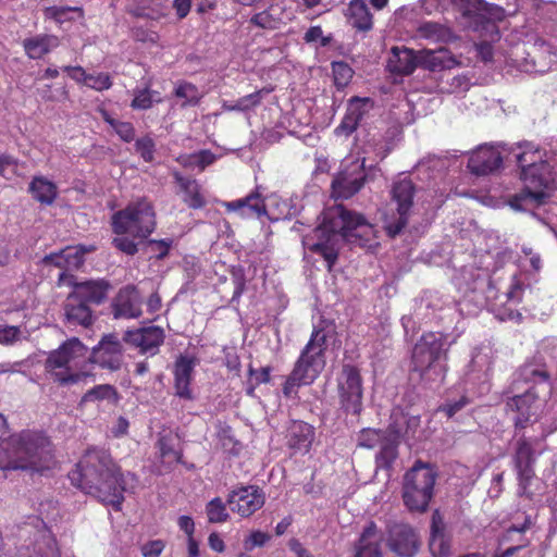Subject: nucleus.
<instances>
[{"mask_svg": "<svg viewBox=\"0 0 557 557\" xmlns=\"http://www.w3.org/2000/svg\"><path fill=\"white\" fill-rule=\"evenodd\" d=\"M338 396L342 408L347 413L360 416L362 411V377L358 367L343 364L338 377Z\"/></svg>", "mask_w": 557, "mask_h": 557, "instance_id": "1a4fd4ad", "label": "nucleus"}, {"mask_svg": "<svg viewBox=\"0 0 557 557\" xmlns=\"http://www.w3.org/2000/svg\"><path fill=\"white\" fill-rule=\"evenodd\" d=\"M173 240L171 238H164V239H151L149 242L150 246H154L157 253V259L162 260L165 257H168L170 252V248L172 247Z\"/></svg>", "mask_w": 557, "mask_h": 557, "instance_id": "69168bd1", "label": "nucleus"}, {"mask_svg": "<svg viewBox=\"0 0 557 557\" xmlns=\"http://www.w3.org/2000/svg\"><path fill=\"white\" fill-rule=\"evenodd\" d=\"M437 473L432 466L417 460L405 473L403 500L411 512H425L434 495Z\"/></svg>", "mask_w": 557, "mask_h": 557, "instance_id": "423d86ee", "label": "nucleus"}, {"mask_svg": "<svg viewBox=\"0 0 557 557\" xmlns=\"http://www.w3.org/2000/svg\"><path fill=\"white\" fill-rule=\"evenodd\" d=\"M119 398L117 391L114 386L109 384H100L96 385L92 388L88 389L84 396L83 401H95V400H112L116 401Z\"/></svg>", "mask_w": 557, "mask_h": 557, "instance_id": "de8ad7c7", "label": "nucleus"}, {"mask_svg": "<svg viewBox=\"0 0 557 557\" xmlns=\"http://www.w3.org/2000/svg\"><path fill=\"white\" fill-rule=\"evenodd\" d=\"M165 338L164 330L160 326H146L133 331H126L123 341L139 348L141 354L154 356Z\"/></svg>", "mask_w": 557, "mask_h": 557, "instance_id": "412c9836", "label": "nucleus"}, {"mask_svg": "<svg viewBox=\"0 0 557 557\" xmlns=\"http://www.w3.org/2000/svg\"><path fill=\"white\" fill-rule=\"evenodd\" d=\"M334 84L338 89L345 88L351 81L354 70L344 61L332 62Z\"/></svg>", "mask_w": 557, "mask_h": 557, "instance_id": "09e8293b", "label": "nucleus"}, {"mask_svg": "<svg viewBox=\"0 0 557 557\" xmlns=\"http://www.w3.org/2000/svg\"><path fill=\"white\" fill-rule=\"evenodd\" d=\"M326 350L327 336L324 330L314 329L283 383L284 397L296 396L300 387L311 385L320 376L326 366Z\"/></svg>", "mask_w": 557, "mask_h": 557, "instance_id": "7ed1b4c3", "label": "nucleus"}, {"mask_svg": "<svg viewBox=\"0 0 557 557\" xmlns=\"http://www.w3.org/2000/svg\"><path fill=\"white\" fill-rule=\"evenodd\" d=\"M57 461L51 440L40 431L23 430L0 444V469L44 472Z\"/></svg>", "mask_w": 557, "mask_h": 557, "instance_id": "f03ea898", "label": "nucleus"}, {"mask_svg": "<svg viewBox=\"0 0 557 557\" xmlns=\"http://www.w3.org/2000/svg\"><path fill=\"white\" fill-rule=\"evenodd\" d=\"M388 546L400 557H412L419 549V539L410 525L396 524L391 530Z\"/></svg>", "mask_w": 557, "mask_h": 557, "instance_id": "4be33fe9", "label": "nucleus"}, {"mask_svg": "<svg viewBox=\"0 0 557 557\" xmlns=\"http://www.w3.org/2000/svg\"><path fill=\"white\" fill-rule=\"evenodd\" d=\"M429 547L433 557H448L450 554V539L446 534V525L438 510L432 515Z\"/></svg>", "mask_w": 557, "mask_h": 557, "instance_id": "cd10ccee", "label": "nucleus"}, {"mask_svg": "<svg viewBox=\"0 0 557 557\" xmlns=\"http://www.w3.org/2000/svg\"><path fill=\"white\" fill-rule=\"evenodd\" d=\"M539 396L534 387L527 389L523 394L509 397L506 401V409L515 412L513 425L516 430H523L531 423L532 416L537 410Z\"/></svg>", "mask_w": 557, "mask_h": 557, "instance_id": "6ab92c4d", "label": "nucleus"}, {"mask_svg": "<svg viewBox=\"0 0 557 557\" xmlns=\"http://www.w3.org/2000/svg\"><path fill=\"white\" fill-rule=\"evenodd\" d=\"M15 557H61L55 537L50 532H37L32 545L17 548Z\"/></svg>", "mask_w": 557, "mask_h": 557, "instance_id": "393cba45", "label": "nucleus"}, {"mask_svg": "<svg viewBox=\"0 0 557 557\" xmlns=\"http://www.w3.org/2000/svg\"><path fill=\"white\" fill-rule=\"evenodd\" d=\"M359 124L360 122L346 111L339 125L335 128V134L349 136L358 128Z\"/></svg>", "mask_w": 557, "mask_h": 557, "instance_id": "680f3d73", "label": "nucleus"}, {"mask_svg": "<svg viewBox=\"0 0 557 557\" xmlns=\"http://www.w3.org/2000/svg\"><path fill=\"white\" fill-rule=\"evenodd\" d=\"M206 511L211 523H222L228 518L225 504L220 497L211 499L206 507Z\"/></svg>", "mask_w": 557, "mask_h": 557, "instance_id": "3c124183", "label": "nucleus"}, {"mask_svg": "<svg viewBox=\"0 0 557 557\" xmlns=\"http://www.w3.org/2000/svg\"><path fill=\"white\" fill-rule=\"evenodd\" d=\"M175 96L185 99L184 106H196L201 99L197 86L188 82L178 84L175 88Z\"/></svg>", "mask_w": 557, "mask_h": 557, "instance_id": "603ef678", "label": "nucleus"}, {"mask_svg": "<svg viewBox=\"0 0 557 557\" xmlns=\"http://www.w3.org/2000/svg\"><path fill=\"white\" fill-rule=\"evenodd\" d=\"M95 249V246H67L57 252L46 255L42 258V263L62 269V272L67 273L71 270H78L85 262V256Z\"/></svg>", "mask_w": 557, "mask_h": 557, "instance_id": "aec40b11", "label": "nucleus"}, {"mask_svg": "<svg viewBox=\"0 0 557 557\" xmlns=\"http://www.w3.org/2000/svg\"><path fill=\"white\" fill-rule=\"evenodd\" d=\"M85 85L97 91L108 90L112 87L113 82L109 73L87 74Z\"/></svg>", "mask_w": 557, "mask_h": 557, "instance_id": "6e6d98bb", "label": "nucleus"}, {"mask_svg": "<svg viewBox=\"0 0 557 557\" xmlns=\"http://www.w3.org/2000/svg\"><path fill=\"white\" fill-rule=\"evenodd\" d=\"M157 447L163 460L183 463V450L180 447L177 434L172 431L161 433L157 441Z\"/></svg>", "mask_w": 557, "mask_h": 557, "instance_id": "c9c22d12", "label": "nucleus"}, {"mask_svg": "<svg viewBox=\"0 0 557 557\" xmlns=\"http://www.w3.org/2000/svg\"><path fill=\"white\" fill-rule=\"evenodd\" d=\"M143 298L139 289L128 284L117 292L112 300L111 309L115 319H138L143 314Z\"/></svg>", "mask_w": 557, "mask_h": 557, "instance_id": "a211bd4d", "label": "nucleus"}, {"mask_svg": "<svg viewBox=\"0 0 557 557\" xmlns=\"http://www.w3.org/2000/svg\"><path fill=\"white\" fill-rule=\"evenodd\" d=\"M373 107L372 99L364 97H352L348 101L347 112H349L358 122H361L364 115Z\"/></svg>", "mask_w": 557, "mask_h": 557, "instance_id": "8fccbe9b", "label": "nucleus"}, {"mask_svg": "<svg viewBox=\"0 0 557 557\" xmlns=\"http://www.w3.org/2000/svg\"><path fill=\"white\" fill-rule=\"evenodd\" d=\"M406 425V413L403 411H394L391 414L389 423L386 429L383 430L385 438H389L391 441L395 440L398 443H401V438L407 435V430H405Z\"/></svg>", "mask_w": 557, "mask_h": 557, "instance_id": "c03bdc74", "label": "nucleus"}, {"mask_svg": "<svg viewBox=\"0 0 557 557\" xmlns=\"http://www.w3.org/2000/svg\"><path fill=\"white\" fill-rule=\"evenodd\" d=\"M102 120L108 123L124 143H131L135 139V127L131 122H123L114 119L106 109L98 110Z\"/></svg>", "mask_w": 557, "mask_h": 557, "instance_id": "79ce46f5", "label": "nucleus"}, {"mask_svg": "<svg viewBox=\"0 0 557 557\" xmlns=\"http://www.w3.org/2000/svg\"><path fill=\"white\" fill-rule=\"evenodd\" d=\"M165 548V542L162 540H152L141 546L144 557H160Z\"/></svg>", "mask_w": 557, "mask_h": 557, "instance_id": "0e129e2a", "label": "nucleus"}, {"mask_svg": "<svg viewBox=\"0 0 557 557\" xmlns=\"http://www.w3.org/2000/svg\"><path fill=\"white\" fill-rule=\"evenodd\" d=\"M308 249L312 253L320 255L325 260L327 270L332 271L339 256L338 248L336 247V244L332 237H327L324 240H319L312 245H309Z\"/></svg>", "mask_w": 557, "mask_h": 557, "instance_id": "a19ab883", "label": "nucleus"}, {"mask_svg": "<svg viewBox=\"0 0 557 557\" xmlns=\"http://www.w3.org/2000/svg\"><path fill=\"white\" fill-rule=\"evenodd\" d=\"M331 228L349 243H355L357 238L368 240L369 236L372 234V225L368 222L366 216L361 213L348 210L343 205L335 207Z\"/></svg>", "mask_w": 557, "mask_h": 557, "instance_id": "9d476101", "label": "nucleus"}, {"mask_svg": "<svg viewBox=\"0 0 557 557\" xmlns=\"http://www.w3.org/2000/svg\"><path fill=\"white\" fill-rule=\"evenodd\" d=\"M64 310L65 317L71 324L88 327L94 322L89 304L81 300L71 293L66 298Z\"/></svg>", "mask_w": 557, "mask_h": 557, "instance_id": "7c9ffc66", "label": "nucleus"}, {"mask_svg": "<svg viewBox=\"0 0 557 557\" xmlns=\"http://www.w3.org/2000/svg\"><path fill=\"white\" fill-rule=\"evenodd\" d=\"M194 369L195 360L193 358L180 356L176 359L173 369L175 396L185 400H194L195 396L190 387Z\"/></svg>", "mask_w": 557, "mask_h": 557, "instance_id": "5701e85b", "label": "nucleus"}, {"mask_svg": "<svg viewBox=\"0 0 557 557\" xmlns=\"http://www.w3.org/2000/svg\"><path fill=\"white\" fill-rule=\"evenodd\" d=\"M419 65L418 55L412 49L393 47L387 61V69L396 75H410Z\"/></svg>", "mask_w": 557, "mask_h": 557, "instance_id": "c85d7f7f", "label": "nucleus"}, {"mask_svg": "<svg viewBox=\"0 0 557 557\" xmlns=\"http://www.w3.org/2000/svg\"><path fill=\"white\" fill-rule=\"evenodd\" d=\"M346 16L352 27L359 32H369L373 27V16L364 0H351Z\"/></svg>", "mask_w": 557, "mask_h": 557, "instance_id": "72a5a7b5", "label": "nucleus"}, {"mask_svg": "<svg viewBox=\"0 0 557 557\" xmlns=\"http://www.w3.org/2000/svg\"><path fill=\"white\" fill-rule=\"evenodd\" d=\"M529 528H530L529 519H527L525 522L522 525H520V527H517V525L509 527L506 530L505 534L503 535V537L500 540V544H504V543H506L508 541H511V535L513 533L523 534ZM529 544H530V541L527 537H524L523 535H521L519 542L516 545L509 546L506 549H504L503 552H496L493 555V557H511L517 552H519V550L525 548L527 546H529Z\"/></svg>", "mask_w": 557, "mask_h": 557, "instance_id": "ea45409f", "label": "nucleus"}, {"mask_svg": "<svg viewBox=\"0 0 557 557\" xmlns=\"http://www.w3.org/2000/svg\"><path fill=\"white\" fill-rule=\"evenodd\" d=\"M385 441L383 429L363 428L357 434V446L373 449Z\"/></svg>", "mask_w": 557, "mask_h": 557, "instance_id": "49530a36", "label": "nucleus"}, {"mask_svg": "<svg viewBox=\"0 0 557 557\" xmlns=\"http://www.w3.org/2000/svg\"><path fill=\"white\" fill-rule=\"evenodd\" d=\"M227 212H237L242 218H260L267 213L265 205L258 190L244 198L223 202Z\"/></svg>", "mask_w": 557, "mask_h": 557, "instance_id": "a878e982", "label": "nucleus"}, {"mask_svg": "<svg viewBox=\"0 0 557 557\" xmlns=\"http://www.w3.org/2000/svg\"><path fill=\"white\" fill-rule=\"evenodd\" d=\"M88 348L74 337L49 352L45 361V369L60 385L75 384L85 373L74 372V369H78L86 362Z\"/></svg>", "mask_w": 557, "mask_h": 557, "instance_id": "39448f33", "label": "nucleus"}, {"mask_svg": "<svg viewBox=\"0 0 557 557\" xmlns=\"http://www.w3.org/2000/svg\"><path fill=\"white\" fill-rule=\"evenodd\" d=\"M383 533L377 529L376 524L371 521L363 529L354 557H382Z\"/></svg>", "mask_w": 557, "mask_h": 557, "instance_id": "bb28decb", "label": "nucleus"}, {"mask_svg": "<svg viewBox=\"0 0 557 557\" xmlns=\"http://www.w3.org/2000/svg\"><path fill=\"white\" fill-rule=\"evenodd\" d=\"M176 184L184 194L183 201L190 209H202L207 205V200L202 195L201 185L195 178L182 176L180 173L174 175Z\"/></svg>", "mask_w": 557, "mask_h": 557, "instance_id": "2f4dec72", "label": "nucleus"}, {"mask_svg": "<svg viewBox=\"0 0 557 557\" xmlns=\"http://www.w3.org/2000/svg\"><path fill=\"white\" fill-rule=\"evenodd\" d=\"M366 159L351 163L352 170L341 171L332 181V195L335 198L348 199L356 195L364 185L367 174L364 171Z\"/></svg>", "mask_w": 557, "mask_h": 557, "instance_id": "2eb2a0df", "label": "nucleus"}, {"mask_svg": "<svg viewBox=\"0 0 557 557\" xmlns=\"http://www.w3.org/2000/svg\"><path fill=\"white\" fill-rule=\"evenodd\" d=\"M33 199L41 205L50 206L58 196L57 185L45 176H34L28 186Z\"/></svg>", "mask_w": 557, "mask_h": 557, "instance_id": "f704fd0d", "label": "nucleus"}, {"mask_svg": "<svg viewBox=\"0 0 557 557\" xmlns=\"http://www.w3.org/2000/svg\"><path fill=\"white\" fill-rule=\"evenodd\" d=\"M159 95L158 91H152L150 88L146 87L143 89H136L134 91V98L131 102V107L134 110H148L153 104V96Z\"/></svg>", "mask_w": 557, "mask_h": 557, "instance_id": "864d4df0", "label": "nucleus"}, {"mask_svg": "<svg viewBox=\"0 0 557 557\" xmlns=\"http://www.w3.org/2000/svg\"><path fill=\"white\" fill-rule=\"evenodd\" d=\"M156 212L146 199H140L113 213L112 231L116 235L129 234L133 238L146 239L156 230Z\"/></svg>", "mask_w": 557, "mask_h": 557, "instance_id": "0eeeda50", "label": "nucleus"}, {"mask_svg": "<svg viewBox=\"0 0 557 557\" xmlns=\"http://www.w3.org/2000/svg\"><path fill=\"white\" fill-rule=\"evenodd\" d=\"M513 463L517 470L519 486L522 490V493L528 497H531L532 493L529 492V487L531 481L535 476L533 468L535 463V451L531 441L524 435L519 437L516 443Z\"/></svg>", "mask_w": 557, "mask_h": 557, "instance_id": "4468645a", "label": "nucleus"}, {"mask_svg": "<svg viewBox=\"0 0 557 557\" xmlns=\"http://www.w3.org/2000/svg\"><path fill=\"white\" fill-rule=\"evenodd\" d=\"M124 349L122 342L114 334L104 335L95 346L86 360L101 369L117 371L123 364Z\"/></svg>", "mask_w": 557, "mask_h": 557, "instance_id": "ddd939ff", "label": "nucleus"}, {"mask_svg": "<svg viewBox=\"0 0 557 557\" xmlns=\"http://www.w3.org/2000/svg\"><path fill=\"white\" fill-rule=\"evenodd\" d=\"M418 61L421 67L435 72L449 67L454 59L448 55L447 49H438L421 51Z\"/></svg>", "mask_w": 557, "mask_h": 557, "instance_id": "4c0bfd02", "label": "nucleus"}, {"mask_svg": "<svg viewBox=\"0 0 557 557\" xmlns=\"http://www.w3.org/2000/svg\"><path fill=\"white\" fill-rule=\"evenodd\" d=\"M22 335L20 326L0 325V344L10 346L20 341Z\"/></svg>", "mask_w": 557, "mask_h": 557, "instance_id": "052dcab7", "label": "nucleus"}, {"mask_svg": "<svg viewBox=\"0 0 557 557\" xmlns=\"http://www.w3.org/2000/svg\"><path fill=\"white\" fill-rule=\"evenodd\" d=\"M286 13L285 5L282 1H273L267 9L255 13L249 23L264 30H275L285 24L284 15Z\"/></svg>", "mask_w": 557, "mask_h": 557, "instance_id": "c756f323", "label": "nucleus"}, {"mask_svg": "<svg viewBox=\"0 0 557 557\" xmlns=\"http://www.w3.org/2000/svg\"><path fill=\"white\" fill-rule=\"evenodd\" d=\"M503 164L500 152L493 147H480L474 151L468 161V169L475 175H487Z\"/></svg>", "mask_w": 557, "mask_h": 557, "instance_id": "b1692460", "label": "nucleus"}, {"mask_svg": "<svg viewBox=\"0 0 557 557\" xmlns=\"http://www.w3.org/2000/svg\"><path fill=\"white\" fill-rule=\"evenodd\" d=\"M271 88H262L252 94L246 95L239 98L235 103L228 104L227 102L223 103V109L226 111H247L255 107H258L261 103L262 94L271 92Z\"/></svg>", "mask_w": 557, "mask_h": 557, "instance_id": "a18cd8bd", "label": "nucleus"}, {"mask_svg": "<svg viewBox=\"0 0 557 557\" xmlns=\"http://www.w3.org/2000/svg\"><path fill=\"white\" fill-rule=\"evenodd\" d=\"M132 37L141 44L158 45L160 36L157 32L145 26H134L132 28Z\"/></svg>", "mask_w": 557, "mask_h": 557, "instance_id": "4d7b16f0", "label": "nucleus"}, {"mask_svg": "<svg viewBox=\"0 0 557 557\" xmlns=\"http://www.w3.org/2000/svg\"><path fill=\"white\" fill-rule=\"evenodd\" d=\"M58 285L73 287L71 294L89 305H101L111 288L110 282L104 278L77 282L73 274L64 272L59 274Z\"/></svg>", "mask_w": 557, "mask_h": 557, "instance_id": "f8f14e48", "label": "nucleus"}, {"mask_svg": "<svg viewBox=\"0 0 557 557\" xmlns=\"http://www.w3.org/2000/svg\"><path fill=\"white\" fill-rule=\"evenodd\" d=\"M447 356V335L441 332H424L412 349V371L419 373L421 381L442 382L445 379L447 367L441 363V360L446 361Z\"/></svg>", "mask_w": 557, "mask_h": 557, "instance_id": "20e7f679", "label": "nucleus"}, {"mask_svg": "<svg viewBox=\"0 0 557 557\" xmlns=\"http://www.w3.org/2000/svg\"><path fill=\"white\" fill-rule=\"evenodd\" d=\"M112 245L116 249H119L120 251H122L128 256H134L138 251L137 244L134 242V239L122 236V235L120 237L113 238Z\"/></svg>", "mask_w": 557, "mask_h": 557, "instance_id": "e2e57ef3", "label": "nucleus"}, {"mask_svg": "<svg viewBox=\"0 0 557 557\" xmlns=\"http://www.w3.org/2000/svg\"><path fill=\"white\" fill-rule=\"evenodd\" d=\"M400 443L395 440L385 438L379 446L380 449L375 455V466L391 473L394 470L395 462L399 457Z\"/></svg>", "mask_w": 557, "mask_h": 557, "instance_id": "58836bf2", "label": "nucleus"}, {"mask_svg": "<svg viewBox=\"0 0 557 557\" xmlns=\"http://www.w3.org/2000/svg\"><path fill=\"white\" fill-rule=\"evenodd\" d=\"M62 70L64 72L67 73V75L73 79L75 81L76 83H79V84H84L85 85V82H86V78H87V72L84 70L83 66L81 65H76V66H72V65H66V66H63Z\"/></svg>", "mask_w": 557, "mask_h": 557, "instance_id": "774afa93", "label": "nucleus"}, {"mask_svg": "<svg viewBox=\"0 0 557 557\" xmlns=\"http://www.w3.org/2000/svg\"><path fill=\"white\" fill-rule=\"evenodd\" d=\"M71 483L100 503L121 511L124 503L125 480L120 467L103 449L85 451L75 469L69 473Z\"/></svg>", "mask_w": 557, "mask_h": 557, "instance_id": "f257e3e1", "label": "nucleus"}, {"mask_svg": "<svg viewBox=\"0 0 557 557\" xmlns=\"http://www.w3.org/2000/svg\"><path fill=\"white\" fill-rule=\"evenodd\" d=\"M272 368L270 366L256 369L252 364L248 367V379L246 382V394L253 397L256 388L261 384L270 383Z\"/></svg>", "mask_w": 557, "mask_h": 557, "instance_id": "37998d69", "label": "nucleus"}, {"mask_svg": "<svg viewBox=\"0 0 557 557\" xmlns=\"http://www.w3.org/2000/svg\"><path fill=\"white\" fill-rule=\"evenodd\" d=\"M417 35L419 38L441 44H448L455 38L449 27L432 21L421 23L417 28Z\"/></svg>", "mask_w": 557, "mask_h": 557, "instance_id": "e433bc0d", "label": "nucleus"}, {"mask_svg": "<svg viewBox=\"0 0 557 557\" xmlns=\"http://www.w3.org/2000/svg\"><path fill=\"white\" fill-rule=\"evenodd\" d=\"M60 41L55 35L40 34L23 40V48L26 55L33 60H39L59 46Z\"/></svg>", "mask_w": 557, "mask_h": 557, "instance_id": "473e14b6", "label": "nucleus"}, {"mask_svg": "<svg viewBox=\"0 0 557 557\" xmlns=\"http://www.w3.org/2000/svg\"><path fill=\"white\" fill-rule=\"evenodd\" d=\"M524 292V284L518 274L511 276L510 285L506 292L508 301L521 302Z\"/></svg>", "mask_w": 557, "mask_h": 557, "instance_id": "bf43d9fd", "label": "nucleus"}, {"mask_svg": "<svg viewBox=\"0 0 557 557\" xmlns=\"http://www.w3.org/2000/svg\"><path fill=\"white\" fill-rule=\"evenodd\" d=\"M416 186L409 178L394 183L392 188V202L396 205L397 218L386 222L385 230L388 236L396 237L408 225L413 207Z\"/></svg>", "mask_w": 557, "mask_h": 557, "instance_id": "6e6552de", "label": "nucleus"}, {"mask_svg": "<svg viewBox=\"0 0 557 557\" xmlns=\"http://www.w3.org/2000/svg\"><path fill=\"white\" fill-rule=\"evenodd\" d=\"M270 540L268 533L261 531H253L249 539L245 542L246 548L251 549L256 546L261 547Z\"/></svg>", "mask_w": 557, "mask_h": 557, "instance_id": "338daca9", "label": "nucleus"}, {"mask_svg": "<svg viewBox=\"0 0 557 557\" xmlns=\"http://www.w3.org/2000/svg\"><path fill=\"white\" fill-rule=\"evenodd\" d=\"M285 446L293 455H307L315 441V428L302 420H290L284 433Z\"/></svg>", "mask_w": 557, "mask_h": 557, "instance_id": "f3484780", "label": "nucleus"}, {"mask_svg": "<svg viewBox=\"0 0 557 557\" xmlns=\"http://www.w3.org/2000/svg\"><path fill=\"white\" fill-rule=\"evenodd\" d=\"M532 168H527L520 172V178L522 180L524 187L521 191L516 195V200H531L536 205H543L548 197L545 193V188L548 187V164L537 163L532 164Z\"/></svg>", "mask_w": 557, "mask_h": 557, "instance_id": "9b49d317", "label": "nucleus"}, {"mask_svg": "<svg viewBox=\"0 0 557 557\" xmlns=\"http://www.w3.org/2000/svg\"><path fill=\"white\" fill-rule=\"evenodd\" d=\"M516 158H517V163H518L521 172L523 170H525L527 168H532L533 163L534 164L544 163L540 151L536 149L535 150H524L521 153H518L516 156Z\"/></svg>", "mask_w": 557, "mask_h": 557, "instance_id": "13d9d810", "label": "nucleus"}, {"mask_svg": "<svg viewBox=\"0 0 557 557\" xmlns=\"http://www.w3.org/2000/svg\"><path fill=\"white\" fill-rule=\"evenodd\" d=\"M135 150L145 162L151 163L154 160L156 143L149 135H146L136 139Z\"/></svg>", "mask_w": 557, "mask_h": 557, "instance_id": "5fc2aeb1", "label": "nucleus"}, {"mask_svg": "<svg viewBox=\"0 0 557 557\" xmlns=\"http://www.w3.org/2000/svg\"><path fill=\"white\" fill-rule=\"evenodd\" d=\"M264 502L265 495L257 485L240 486L234 490L227 498L231 510L243 518L253 515L262 508Z\"/></svg>", "mask_w": 557, "mask_h": 557, "instance_id": "dca6fc26", "label": "nucleus"}]
</instances>
